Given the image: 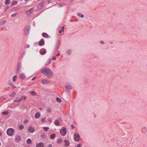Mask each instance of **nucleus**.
Segmentation results:
<instances>
[{
	"label": "nucleus",
	"instance_id": "c03bdc74",
	"mask_svg": "<svg viewBox=\"0 0 147 147\" xmlns=\"http://www.w3.org/2000/svg\"><path fill=\"white\" fill-rule=\"evenodd\" d=\"M56 59V58L55 57H53L52 58V60H55Z\"/></svg>",
	"mask_w": 147,
	"mask_h": 147
},
{
	"label": "nucleus",
	"instance_id": "13d9d810",
	"mask_svg": "<svg viewBox=\"0 0 147 147\" xmlns=\"http://www.w3.org/2000/svg\"><path fill=\"white\" fill-rule=\"evenodd\" d=\"M58 47H57V48L56 49V51H57V49H58Z\"/></svg>",
	"mask_w": 147,
	"mask_h": 147
},
{
	"label": "nucleus",
	"instance_id": "4be33fe9",
	"mask_svg": "<svg viewBox=\"0 0 147 147\" xmlns=\"http://www.w3.org/2000/svg\"><path fill=\"white\" fill-rule=\"evenodd\" d=\"M42 35L43 37L45 38H47L49 36L48 35L45 33H43L42 34Z\"/></svg>",
	"mask_w": 147,
	"mask_h": 147
},
{
	"label": "nucleus",
	"instance_id": "9d476101",
	"mask_svg": "<svg viewBox=\"0 0 147 147\" xmlns=\"http://www.w3.org/2000/svg\"><path fill=\"white\" fill-rule=\"evenodd\" d=\"M28 130L29 132L32 133L34 132V129L32 127L29 126L28 127Z\"/></svg>",
	"mask_w": 147,
	"mask_h": 147
},
{
	"label": "nucleus",
	"instance_id": "58836bf2",
	"mask_svg": "<svg viewBox=\"0 0 147 147\" xmlns=\"http://www.w3.org/2000/svg\"><path fill=\"white\" fill-rule=\"evenodd\" d=\"M51 59H49L48 60V63H47L46 65H47L49 64L51 62Z\"/></svg>",
	"mask_w": 147,
	"mask_h": 147
},
{
	"label": "nucleus",
	"instance_id": "2f4dec72",
	"mask_svg": "<svg viewBox=\"0 0 147 147\" xmlns=\"http://www.w3.org/2000/svg\"><path fill=\"white\" fill-rule=\"evenodd\" d=\"M17 78V76H13L12 78L13 81V82H15Z\"/></svg>",
	"mask_w": 147,
	"mask_h": 147
},
{
	"label": "nucleus",
	"instance_id": "bf43d9fd",
	"mask_svg": "<svg viewBox=\"0 0 147 147\" xmlns=\"http://www.w3.org/2000/svg\"><path fill=\"white\" fill-rule=\"evenodd\" d=\"M74 0H71V1H72Z\"/></svg>",
	"mask_w": 147,
	"mask_h": 147
},
{
	"label": "nucleus",
	"instance_id": "f8f14e48",
	"mask_svg": "<svg viewBox=\"0 0 147 147\" xmlns=\"http://www.w3.org/2000/svg\"><path fill=\"white\" fill-rule=\"evenodd\" d=\"M46 52V50L44 49H42L40 50V53L41 55H44L45 54Z\"/></svg>",
	"mask_w": 147,
	"mask_h": 147
},
{
	"label": "nucleus",
	"instance_id": "37998d69",
	"mask_svg": "<svg viewBox=\"0 0 147 147\" xmlns=\"http://www.w3.org/2000/svg\"><path fill=\"white\" fill-rule=\"evenodd\" d=\"M28 122V121L27 120H25L24 121V123H26Z\"/></svg>",
	"mask_w": 147,
	"mask_h": 147
},
{
	"label": "nucleus",
	"instance_id": "ea45409f",
	"mask_svg": "<svg viewBox=\"0 0 147 147\" xmlns=\"http://www.w3.org/2000/svg\"><path fill=\"white\" fill-rule=\"evenodd\" d=\"M41 137L43 138H45L46 136L45 134H42L41 135Z\"/></svg>",
	"mask_w": 147,
	"mask_h": 147
},
{
	"label": "nucleus",
	"instance_id": "20e7f679",
	"mask_svg": "<svg viewBox=\"0 0 147 147\" xmlns=\"http://www.w3.org/2000/svg\"><path fill=\"white\" fill-rule=\"evenodd\" d=\"M30 27L29 26H26L24 29V35H27L29 33Z\"/></svg>",
	"mask_w": 147,
	"mask_h": 147
},
{
	"label": "nucleus",
	"instance_id": "0eeeda50",
	"mask_svg": "<svg viewBox=\"0 0 147 147\" xmlns=\"http://www.w3.org/2000/svg\"><path fill=\"white\" fill-rule=\"evenodd\" d=\"M50 83V82L49 80L46 79H43L41 82V83L42 84H49Z\"/></svg>",
	"mask_w": 147,
	"mask_h": 147
},
{
	"label": "nucleus",
	"instance_id": "79ce46f5",
	"mask_svg": "<svg viewBox=\"0 0 147 147\" xmlns=\"http://www.w3.org/2000/svg\"><path fill=\"white\" fill-rule=\"evenodd\" d=\"M17 14V13H15L12 14L11 16L13 17H14L16 16Z\"/></svg>",
	"mask_w": 147,
	"mask_h": 147
},
{
	"label": "nucleus",
	"instance_id": "c756f323",
	"mask_svg": "<svg viewBox=\"0 0 147 147\" xmlns=\"http://www.w3.org/2000/svg\"><path fill=\"white\" fill-rule=\"evenodd\" d=\"M57 142L58 144H60L62 142V139L60 138L58 139L57 140Z\"/></svg>",
	"mask_w": 147,
	"mask_h": 147
},
{
	"label": "nucleus",
	"instance_id": "423d86ee",
	"mask_svg": "<svg viewBox=\"0 0 147 147\" xmlns=\"http://www.w3.org/2000/svg\"><path fill=\"white\" fill-rule=\"evenodd\" d=\"M45 3V2L44 1H42L40 2L38 4V9H41L42 7L43 6L44 4Z\"/></svg>",
	"mask_w": 147,
	"mask_h": 147
},
{
	"label": "nucleus",
	"instance_id": "3c124183",
	"mask_svg": "<svg viewBox=\"0 0 147 147\" xmlns=\"http://www.w3.org/2000/svg\"><path fill=\"white\" fill-rule=\"evenodd\" d=\"M35 78H36V77H34L32 79V80H34L35 79Z\"/></svg>",
	"mask_w": 147,
	"mask_h": 147
},
{
	"label": "nucleus",
	"instance_id": "72a5a7b5",
	"mask_svg": "<svg viewBox=\"0 0 147 147\" xmlns=\"http://www.w3.org/2000/svg\"><path fill=\"white\" fill-rule=\"evenodd\" d=\"M8 113V111H5L2 112V114L3 115H7Z\"/></svg>",
	"mask_w": 147,
	"mask_h": 147
},
{
	"label": "nucleus",
	"instance_id": "7ed1b4c3",
	"mask_svg": "<svg viewBox=\"0 0 147 147\" xmlns=\"http://www.w3.org/2000/svg\"><path fill=\"white\" fill-rule=\"evenodd\" d=\"M60 133L62 136H65L67 133V131L65 127H63L60 130Z\"/></svg>",
	"mask_w": 147,
	"mask_h": 147
},
{
	"label": "nucleus",
	"instance_id": "a19ab883",
	"mask_svg": "<svg viewBox=\"0 0 147 147\" xmlns=\"http://www.w3.org/2000/svg\"><path fill=\"white\" fill-rule=\"evenodd\" d=\"M9 85L11 86H13L15 88H16V87L13 84V83L11 82L9 84Z\"/></svg>",
	"mask_w": 147,
	"mask_h": 147
},
{
	"label": "nucleus",
	"instance_id": "4d7b16f0",
	"mask_svg": "<svg viewBox=\"0 0 147 147\" xmlns=\"http://www.w3.org/2000/svg\"><path fill=\"white\" fill-rule=\"evenodd\" d=\"M100 43H101L103 44V41H100Z\"/></svg>",
	"mask_w": 147,
	"mask_h": 147
},
{
	"label": "nucleus",
	"instance_id": "393cba45",
	"mask_svg": "<svg viewBox=\"0 0 147 147\" xmlns=\"http://www.w3.org/2000/svg\"><path fill=\"white\" fill-rule=\"evenodd\" d=\"M21 98L22 100H25L26 99L27 97L25 95H24L21 96Z\"/></svg>",
	"mask_w": 147,
	"mask_h": 147
},
{
	"label": "nucleus",
	"instance_id": "39448f33",
	"mask_svg": "<svg viewBox=\"0 0 147 147\" xmlns=\"http://www.w3.org/2000/svg\"><path fill=\"white\" fill-rule=\"evenodd\" d=\"M74 139L76 141L78 142L80 140V136L78 134H75L74 135Z\"/></svg>",
	"mask_w": 147,
	"mask_h": 147
},
{
	"label": "nucleus",
	"instance_id": "09e8293b",
	"mask_svg": "<svg viewBox=\"0 0 147 147\" xmlns=\"http://www.w3.org/2000/svg\"><path fill=\"white\" fill-rule=\"evenodd\" d=\"M81 147V145L79 144H78V145L77 146H76V147Z\"/></svg>",
	"mask_w": 147,
	"mask_h": 147
},
{
	"label": "nucleus",
	"instance_id": "dca6fc26",
	"mask_svg": "<svg viewBox=\"0 0 147 147\" xmlns=\"http://www.w3.org/2000/svg\"><path fill=\"white\" fill-rule=\"evenodd\" d=\"M64 141L65 143V144L64 145V146H69L70 143L68 140H64Z\"/></svg>",
	"mask_w": 147,
	"mask_h": 147
},
{
	"label": "nucleus",
	"instance_id": "a211bd4d",
	"mask_svg": "<svg viewBox=\"0 0 147 147\" xmlns=\"http://www.w3.org/2000/svg\"><path fill=\"white\" fill-rule=\"evenodd\" d=\"M18 69L17 71H18V73L19 71H20V69L21 67V64L20 63H19L17 64Z\"/></svg>",
	"mask_w": 147,
	"mask_h": 147
},
{
	"label": "nucleus",
	"instance_id": "b1692460",
	"mask_svg": "<svg viewBox=\"0 0 147 147\" xmlns=\"http://www.w3.org/2000/svg\"><path fill=\"white\" fill-rule=\"evenodd\" d=\"M24 125H21L20 126L19 128L20 130H22L24 129Z\"/></svg>",
	"mask_w": 147,
	"mask_h": 147
},
{
	"label": "nucleus",
	"instance_id": "a878e982",
	"mask_svg": "<svg viewBox=\"0 0 147 147\" xmlns=\"http://www.w3.org/2000/svg\"><path fill=\"white\" fill-rule=\"evenodd\" d=\"M142 131L143 133H145L147 131V129L145 127H144L142 129Z\"/></svg>",
	"mask_w": 147,
	"mask_h": 147
},
{
	"label": "nucleus",
	"instance_id": "f704fd0d",
	"mask_svg": "<svg viewBox=\"0 0 147 147\" xmlns=\"http://www.w3.org/2000/svg\"><path fill=\"white\" fill-rule=\"evenodd\" d=\"M43 129L46 131H47L49 129V128L48 127H43Z\"/></svg>",
	"mask_w": 147,
	"mask_h": 147
},
{
	"label": "nucleus",
	"instance_id": "49530a36",
	"mask_svg": "<svg viewBox=\"0 0 147 147\" xmlns=\"http://www.w3.org/2000/svg\"><path fill=\"white\" fill-rule=\"evenodd\" d=\"M71 51L70 50H68L67 51V53L69 54H70V53H71Z\"/></svg>",
	"mask_w": 147,
	"mask_h": 147
},
{
	"label": "nucleus",
	"instance_id": "f257e3e1",
	"mask_svg": "<svg viewBox=\"0 0 147 147\" xmlns=\"http://www.w3.org/2000/svg\"><path fill=\"white\" fill-rule=\"evenodd\" d=\"M41 72L43 74L47 76H51L52 72L47 67L42 68L41 70Z\"/></svg>",
	"mask_w": 147,
	"mask_h": 147
},
{
	"label": "nucleus",
	"instance_id": "aec40b11",
	"mask_svg": "<svg viewBox=\"0 0 147 147\" xmlns=\"http://www.w3.org/2000/svg\"><path fill=\"white\" fill-rule=\"evenodd\" d=\"M55 124L57 126H58L59 125L60 122L59 121L57 120H56L54 121Z\"/></svg>",
	"mask_w": 147,
	"mask_h": 147
},
{
	"label": "nucleus",
	"instance_id": "412c9836",
	"mask_svg": "<svg viewBox=\"0 0 147 147\" xmlns=\"http://www.w3.org/2000/svg\"><path fill=\"white\" fill-rule=\"evenodd\" d=\"M29 93L33 96H36L37 95V93L34 91H30Z\"/></svg>",
	"mask_w": 147,
	"mask_h": 147
},
{
	"label": "nucleus",
	"instance_id": "2eb2a0df",
	"mask_svg": "<svg viewBox=\"0 0 147 147\" xmlns=\"http://www.w3.org/2000/svg\"><path fill=\"white\" fill-rule=\"evenodd\" d=\"M19 77L20 78L22 79H24L26 78V76H25V74L23 73H22L19 76Z\"/></svg>",
	"mask_w": 147,
	"mask_h": 147
},
{
	"label": "nucleus",
	"instance_id": "6e6d98bb",
	"mask_svg": "<svg viewBox=\"0 0 147 147\" xmlns=\"http://www.w3.org/2000/svg\"><path fill=\"white\" fill-rule=\"evenodd\" d=\"M2 135V133L1 132H0V137Z\"/></svg>",
	"mask_w": 147,
	"mask_h": 147
},
{
	"label": "nucleus",
	"instance_id": "cd10ccee",
	"mask_svg": "<svg viewBox=\"0 0 147 147\" xmlns=\"http://www.w3.org/2000/svg\"><path fill=\"white\" fill-rule=\"evenodd\" d=\"M10 3V0H6L5 2V3L6 5H9Z\"/></svg>",
	"mask_w": 147,
	"mask_h": 147
},
{
	"label": "nucleus",
	"instance_id": "de8ad7c7",
	"mask_svg": "<svg viewBox=\"0 0 147 147\" xmlns=\"http://www.w3.org/2000/svg\"><path fill=\"white\" fill-rule=\"evenodd\" d=\"M48 147H53V146L52 144H49L48 145Z\"/></svg>",
	"mask_w": 147,
	"mask_h": 147
},
{
	"label": "nucleus",
	"instance_id": "6e6552de",
	"mask_svg": "<svg viewBox=\"0 0 147 147\" xmlns=\"http://www.w3.org/2000/svg\"><path fill=\"white\" fill-rule=\"evenodd\" d=\"M45 144L42 142H39L36 145V147H44Z\"/></svg>",
	"mask_w": 147,
	"mask_h": 147
},
{
	"label": "nucleus",
	"instance_id": "ddd939ff",
	"mask_svg": "<svg viewBox=\"0 0 147 147\" xmlns=\"http://www.w3.org/2000/svg\"><path fill=\"white\" fill-rule=\"evenodd\" d=\"M45 44L44 41L43 39H42L39 42V45L40 46L43 45Z\"/></svg>",
	"mask_w": 147,
	"mask_h": 147
},
{
	"label": "nucleus",
	"instance_id": "473e14b6",
	"mask_svg": "<svg viewBox=\"0 0 147 147\" xmlns=\"http://www.w3.org/2000/svg\"><path fill=\"white\" fill-rule=\"evenodd\" d=\"M56 100L58 102H61V99L58 97H57L56 98Z\"/></svg>",
	"mask_w": 147,
	"mask_h": 147
},
{
	"label": "nucleus",
	"instance_id": "864d4df0",
	"mask_svg": "<svg viewBox=\"0 0 147 147\" xmlns=\"http://www.w3.org/2000/svg\"><path fill=\"white\" fill-rule=\"evenodd\" d=\"M61 33H62V31H61V30H60L59 31V33L60 34H61Z\"/></svg>",
	"mask_w": 147,
	"mask_h": 147
},
{
	"label": "nucleus",
	"instance_id": "c9c22d12",
	"mask_svg": "<svg viewBox=\"0 0 147 147\" xmlns=\"http://www.w3.org/2000/svg\"><path fill=\"white\" fill-rule=\"evenodd\" d=\"M16 94V93L15 92H13L11 93V94L10 95V96L12 97H13L15 96Z\"/></svg>",
	"mask_w": 147,
	"mask_h": 147
},
{
	"label": "nucleus",
	"instance_id": "f03ea898",
	"mask_svg": "<svg viewBox=\"0 0 147 147\" xmlns=\"http://www.w3.org/2000/svg\"><path fill=\"white\" fill-rule=\"evenodd\" d=\"M15 130L13 128H10L8 129L6 131L7 135L9 136H12L14 134Z\"/></svg>",
	"mask_w": 147,
	"mask_h": 147
},
{
	"label": "nucleus",
	"instance_id": "f3484780",
	"mask_svg": "<svg viewBox=\"0 0 147 147\" xmlns=\"http://www.w3.org/2000/svg\"><path fill=\"white\" fill-rule=\"evenodd\" d=\"M22 101L21 98L19 97H17L16 99L14 100V102H20Z\"/></svg>",
	"mask_w": 147,
	"mask_h": 147
},
{
	"label": "nucleus",
	"instance_id": "603ef678",
	"mask_svg": "<svg viewBox=\"0 0 147 147\" xmlns=\"http://www.w3.org/2000/svg\"><path fill=\"white\" fill-rule=\"evenodd\" d=\"M39 109L41 111H42V108H40Z\"/></svg>",
	"mask_w": 147,
	"mask_h": 147
},
{
	"label": "nucleus",
	"instance_id": "7c9ffc66",
	"mask_svg": "<svg viewBox=\"0 0 147 147\" xmlns=\"http://www.w3.org/2000/svg\"><path fill=\"white\" fill-rule=\"evenodd\" d=\"M47 111L48 113H50L51 112L52 110L50 108H48L47 109Z\"/></svg>",
	"mask_w": 147,
	"mask_h": 147
},
{
	"label": "nucleus",
	"instance_id": "bb28decb",
	"mask_svg": "<svg viewBox=\"0 0 147 147\" xmlns=\"http://www.w3.org/2000/svg\"><path fill=\"white\" fill-rule=\"evenodd\" d=\"M55 136V134H53L51 135L50 138L52 139H53Z\"/></svg>",
	"mask_w": 147,
	"mask_h": 147
},
{
	"label": "nucleus",
	"instance_id": "1a4fd4ad",
	"mask_svg": "<svg viewBox=\"0 0 147 147\" xmlns=\"http://www.w3.org/2000/svg\"><path fill=\"white\" fill-rule=\"evenodd\" d=\"M65 88L67 90H71L72 89V87L69 84H67L65 86Z\"/></svg>",
	"mask_w": 147,
	"mask_h": 147
},
{
	"label": "nucleus",
	"instance_id": "4c0bfd02",
	"mask_svg": "<svg viewBox=\"0 0 147 147\" xmlns=\"http://www.w3.org/2000/svg\"><path fill=\"white\" fill-rule=\"evenodd\" d=\"M45 121V118H42L41 119V121L42 123H44Z\"/></svg>",
	"mask_w": 147,
	"mask_h": 147
},
{
	"label": "nucleus",
	"instance_id": "e433bc0d",
	"mask_svg": "<svg viewBox=\"0 0 147 147\" xmlns=\"http://www.w3.org/2000/svg\"><path fill=\"white\" fill-rule=\"evenodd\" d=\"M6 22L5 20H2L0 22V24L1 23V25H3L5 24Z\"/></svg>",
	"mask_w": 147,
	"mask_h": 147
},
{
	"label": "nucleus",
	"instance_id": "a18cd8bd",
	"mask_svg": "<svg viewBox=\"0 0 147 147\" xmlns=\"http://www.w3.org/2000/svg\"><path fill=\"white\" fill-rule=\"evenodd\" d=\"M48 121H49L50 123H51L52 121V119L50 118L49 119H48Z\"/></svg>",
	"mask_w": 147,
	"mask_h": 147
},
{
	"label": "nucleus",
	"instance_id": "6ab92c4d",
	"mask_svg": "<svg viewBox=\"0 0 147 147\" xmlns=\"http://www.w3.org/2000/svg\"><path fill=\"white\" fill-rule=\"evenodd\" d=\"M21 140V137L19 136H17L16 138V140L18 142L20 141Z\"/></svg>",
	"mask_w": 147,
	"mask_h": 147
},
{
	"label": "nucleus",
	"instance_id": "4468645a",
	"mask_svg": "<svg viewBox=\"0 0 147 147\" xmlns=\"http://www.w3.org/2000/svg\"><path fill=\"white\" fill-rule=\"evenodd\" d=\"M40 116V113L39 112H37L34 115L35 118L36 119L39 118Z\"/></svg>",
	"mask_w": 147,
	"mask_h": 147
},
{
	"label": "nucleus",
	"instance_id": "9b49d317",
	"mask_svg": "<svg viewBox=\"0 0 147 147\" xmlns=\"http://www.w3.org/2000/svg\"><path fill=\"white\" fill-rule=\"evenodd\" d=\"M33 8H30V9H29V10H28L26 12V14L27 15H30V14H31V13H32V12L33 11Z\"/></svg>",
	"mask_w": 147,
	"mask_h": 147
},
{
	"label": "nucleus",
	"instance_id": "5fc2aeb1",
	"mask_svg": "<svg viewBox=\"0 0 147 147\" xmlns=\"http://www.w3.org/2000/svg\"><path fill=\"white\" fill-rule=\"evenodd\" d=\"M60 55V54L59 53H58L57 54V56H59Z\"/></svg>",
	"mask_w": 147,
	"mask_h": 147
},
{
	"label": "nucleus",
	"instance_id": "c85d7f7f",
	"mask_svg": "<svg viewBox=\"0 0 147 147\" xmlns=\"http://www.w3.org/2000/svg\"><path fill=\"white\" fill-rule=\"evenodd\" d=\"M78 16L81 18H83L84 16V15L82 14L81 13H78Z\"/></svg>",
	"mask_w": 147,
	"mask_h": 147
},
{
	"label": "nucleus",
	"instance_id": "5701e85b",
	"mask_svg": "<svg viewBox=\"0 0 147 147\" xmlns=\"http://www.w3.org/2000/svg\"><path fill=\"white\" fill-rule=\"evenodd\" d=\"M26 142V143L28 144H31L32 143V141L30 139H28Z\"/></svg>",
	"mask_w": 147,
	"mask_h": 147
},
{
	"label": "nucleus",
	"instance_id": "8fccbe9b",
	"mask_svg": "<svg viewBox=\"0 0 147 147\" xmlns=\"http://www.w3.org/2000/svg\"><path fill=\"white\" fill-rule=\"evenodd\" d=\"M64 26H63L62 28V30L63 31H64Z\"/></svg>",
	"mask_w": 147,
	"mask_h": 147
}]
</instances>
